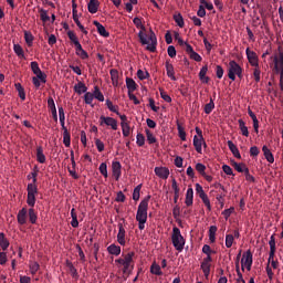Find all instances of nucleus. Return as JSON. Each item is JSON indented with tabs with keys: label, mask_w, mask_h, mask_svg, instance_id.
Wrapping results in <instances>:
<instances>
[{
	"label": "nucleus",
	"mask_w": 283,
	"mask_h": 283,
	"mask_svg": "<svg viewBox=\"0 0 283 283\" xmlns=\"http://www.w3.org/2000/svg\"><path fill=\"white\" fill-rule=\"evenodd\" d=\"M135 256L134 252H129L126 254H122V258L115 260V263L118 265H122V273L125 275H132L133 271L135 270V261H133V258Z\"/></svg>",
	"instance_id": "nucleus-4"
},
{
	"label": "nucleus",
	"mask_w": 283,
	"mask_h": 283,
	"mask_svg": "<svg viewBox=\"0 0 283 283\" xmlns=\"http://www.w3.org/2000/svg\"><path fill=\"white\" fill-rule=\"evenodd\" d=\"M74 92H76V94H85L87 92V86H85V83L78 82L74 86Z\"/></svg>",
	"instance_id": "nucleus-27"
},
{
	"label": "nucleus",
	"mask_w": 283,
	"mask_h": 283,
	"mask_svg": "<svg viewBox=\"0 0 283 283\" xmlns=\"http://www.w3.org/2000/svg\"><path fill=\"white\" fill-rule=\"evenodd\" d=\"M93 96L101 103H103V101H105V96L103 95V93L101 92V88L98 86L94 87Z\"/></svg>",
	"instance_id": "nucleus-33"
},
{
	"label": "nucleus",
	"mask_w": 283,
	"mask_h": 283,
	"mask_svg": "<svg viewBox=\"0 0 283 283\" xmlns=\"http://www.w3.org/2000/svg\"><path fill=\"white\" fill-rule=\"evenodd\" d=\"M13 50H14V52H15V54H17L18 56H20L21 59H23V56H24L23 48H22L20 44H14Z\"/></svg>",
	"instance_id": "nucleus-54"
},
{
	"label": "nucleus",
	"mask_w": 283,
	"mask_h": 283,
	"mask_svg": "<svg viewBox=\"0 0 283 283\" xmlns=\"http://www.w3.org/2000/svg\"><path fill=\"white\" fill-rule=\"evenodd\" d=\"M99 174H102V176H104V178H107V164L102 163L99 165Z\"/></svg>",
	"instance_id": "nucleus-57"
},
{
	"label": "nucleus",
	"mask_w": 283,
	"mask_h": 283,
	"mask_svg": "<svg viewBox=\"0 0 283 283\" xmlns=\"http://www.w3.org/2000/svg\"><path fill=\"white\" fill-rule=\"evenodd\" d=\"M226 247L228 249H231V247H233V235L232 234H228L226 237Z\"/></svg>",
	"instance_id": "nucleus-59"
},
{
	"label": "nucleus",
	"mask_w": 283,
	"mask_h": 283,
	"mask_svg": "<svg viewBox=\"0 0 283 283\" xmlns=\"http://www.w3.org/2000/svg\"><path fill=\"white\" fill-rule=\"evenodd\" d=\"M15 90L21 98V101H25V90L21 85V83H15Z\"/></svg>",
	"instance_id": "nucleus-34"
},
{
	"label": "nucleus",
	"mask_w": 283,
	"mask_h": 283,
	"mask_svg": "<svg viewBox=\"0 0 283 283\" xmlns=\"http://www.w3.org/2000/svg\"><path fill=\"white\" fill-rule=\"evenodd\" d=\"M120 169H122L120 161H113L112 171H113V176H114L115 180H119Z\"/></svg>",
	"instance_id": "nucleus-15"
},
{
	"label": "nucleus",
	"mask_w": 283,
	"mask_h": 283,
	"mask_svg": "<svg viewBox=\"0 0 283 283\" xmlns=\"http://www.w3.org/2000/svg\"><path fill=\"white\" fill-rule=\"evenodd\" d=\"M210 268H211L210 263H203V262L201 263V270H202V273H205L206 279L210 276Z\"/></svg>",
	"instance_id": "nucleus-39"
},
{
	"label": "nucleus",
	"mask_w": 283,
	"mask_h": 283,
	"mask_svg": "<svg viewBox=\"0 0 283 283\" xmlns=\"http://www.w3.org/2000/svg\"><path fill=\"white\" fill-rule=\"evenodd\" d=\"M172 244L175 249H182L185 247V239L180 234V229L174 228L172 230Z\"/></svg>",
	"instance_id": "nucleus-7"
},
{
	"label": "nucleus",
	"mask_w": 283,
	"mask_h": 283,
	"mask_svg": "<svg viewBox=\"0 0 283 283\" xmlns=\"http://www.w3.org/2000/svg\"><path fill=\"white\" fill-rule=\"evenodd\" d=\"M271 60L274 63L273 72H275V74H280V87H281V92H283V48L282 45L277 46V52H275L274 55L271 56Z\"/></svg>",
	"instance_id": "nucleus-3"
},
{
	"label": "nucleus",
	"mask_w": 283,
	"mask_h": 283,
	"mask_svg": "<svg viewBox=\"0 0 283 283\" xmlns=\"http://www.w3.org/2000/svg\"><path fill=\"white\" fill-rule=\"evenodd\" d=\"M232 167L238 171L239 174H244V168L247 167V164L244 163H238L235 160H231Z\"/></svg>",
	"instance_id": "nucleus-24"
},
{
	"label": "nucleus",
	"mask_w": 283,
	"mask_h": 283,
	"mask_svg": "<svg viewBox=\"0 0 283 283\" xmlns=\"http://www.w3.org/2000/svg\"><path fill=\"white\" fill-rule=\"evenodd\" d=\"M146 137H147V140L149 143V145H154V143H156V137L154 136V133H151V130L149 129H146Z\"/></svg>",
	"instance_id": "nucleus-47"
},
{
	"label": "nucleus",
	"mask_w": 283,
	"mask_h": 283,
	"mask_svg": "<svg viewBox=\"0 0 283 283\" xmlns=\"http://www.w3.org/2000/svg\"><path fill=\"white\" fill-rule=\"evenodd\" d=\"M116 202H125V193H123V191L117 192Z\"/></svg>",
	"instance_id": "nucleus-64"
},
{
	"label": "nucleus",
	"mask_w": 283,
	"mask_h": 283,
	"mask_svg": "<svg viewBox=\"0 0 283 283\" xmlns=\"http://www.w3.org/2000/svg\"><path fill=\"white\" fill-rule=\"evenodd\" d=\"M218 231V227L211 226L209 229V240L210 242H216V233Z\"/></svg>",
	"instance_id": "nucleus-37"
},
{
	"label": "nucleus",
	"mask_w": 283,
	"mask_h": 283,
	"mask_svg": "<svg viewBox=\"0 0 283 283\" xmlns=\"http://www.w3.org/2000/svg\"><path fill=\"white\" fill-rule=\"evenodd\" d=\"M166 72H167L168 78H171V81H177L176 71L174 70V64L169 63V61H166Z\"/></svg>",
	"instance_id": "nucleus-17"
},
{
	"label": "nucleus",
	"mask_w": 283,
	"mask_h": 283,
	"mask_svg": "<svg viewBox=\"0 0 283 283\" xmlns=\"http://www.w3.org/2000/svg\"><path fill=\"white\" fill-rule=\"evenodd\" d=\"M216 107V104L213 103V99H210V103L205 105V114H210L213 112V108Z\"/></svg>",
	"instance_id": "nucleus-48"
},
{
	"label": "nucleus",
	"mask_w": 283,
	"mask_h": 283,
	"mask_svg": "<svg viewBox=\"0 0 283 283\" xmlns=\"http://www.w3.org/2000/svg\"><path fill=\"white\" fill-rule=\"evenodd\" d=\"M262 72L260 71V66H255L254 71H253V76L255 80V83H260V74Z\"/></svg>",
	"instance_id": "nucleus-61"
},
{
	"label": "nucleus",
	"mask_w": 283,
	"mask_h": 283,
	"mask_svg": "<svg viewBox=\"0 0 283 283\" xmlns=\"http://www.w3.org/2000/svg\"><path fill=\"white\" fill-rule=\"evenodd\" d=\"M174 21L179 25V28H185V19H182V14L178 13L174 15Z\"/></svg>",
	"instance_id": "nucleus-36"
},
{
	"label": "nucleus",
	"mask_w": 283,
	"mask_h": 283,
	"mask_svg": "<svg viewBox=\"0 0 283 283\" xmlns=\"http://www.w3.org/2000/svg\"><path fill=\"white\" fill-rule=\"evenodd\" d=\"M235 211V208L231 207L229 209H226L222 212V216L226 218V220H229V218H231V213H233Z\"/></svg>",
	"instance_id": "nucleus-56"
},
{
	"label": "nucleus",
	"mask_w": 283,
	"mask_h": 283,
	"mask_svg": "<svg viewBox=\"0 0 283 283\" xmlns=\"http://www.w3.org/2000/svg\"><path fill=\"white\" fill-rule=\"evenodd\" d=\"M93 24L97 28V32L101 36H104L105 39L109 36V32H107V30L104 28L103 24H101V22L95 20L93 21Z\"/></svg>",
	"instance_id": "nucleus-18"
},
{
	"label": "nucleus",
	"mask_w": 283,
	"mask_h": 283,
	"mask_svg": "<svg viewBox=\"0 0 283 283\" xmlns=\"http://www.w3.org/2000/svg\"><path fill=\"white\" fill-rule=\"evenodd\" d=\"M142 31H139L138 33V39L142 43V45H147L146 50H148V52H156V45H158V39L156 38V33H154V30L149 29V36L147 40V35L144 33L147 29L145 28V25H140L139 27Z\"/></svg>",
	"instance_id": "nucleus-1"
},
{
	"label": "nucleus",
	"mask_w": 283,
	"mask_h": 283,
	"mask_svg": "<svg viewBox=\"0 0 283 283\" xmlns=\"http://www.w3.org/2000/svg\"><path fill=\"white\" fill-rule=\"evenodd\" d=\"M186 52L187 54H189V57L192 61H197V63H200V61H202V56H200V54L196 53V51H193V46H191V44L186 43Z\"/></svg>",
	"instance_id": "nucleus-13"
},
{
	"label": "nucleus",
	"mask_w": 283,
	"mask_h": 283,
	"mask_svg": "<svg viewBox=\"0 0 283 283\" xmlns=\"http://www.w3.org/2000/svg\"><path fill=\"white\" fill-rule=\"evenodd\" d=\"M202 145L207 147V143L205 142V137H198L195 135L193 137V147L198 154H202Z\"/></svg>",
	"instance_id": "nucleus-12"
},
{
	"label": "nucleus",
	"mask_w": 283,
	"mask_h": 283,
	"mask_svg": "<svg viewBox=\"0 0 283 283\" xmlns=\"http://www.w3.org/2000/svg\"><path fill=\"white\" fill-rule=\"evenodd\" d=\"M27 191H28L27 203L29 205V207H34V205H36V193H39V189L36 188V185L29 184L27 187Z\"/></svg>",
	"instance_id": "nucleus-6"
},
{
	"label": "nucleus",
	"mask_w": 283,
	"mask_h": 283,
	"mask_svg": "<svg viewBox=\"0 0 283 283\" xmlns=\"http://www.w3.org/2000/svg\"><path fill=\"white\" fill-rule=\"evenodd\" d=\"M24 40H25L27 45H29V48H32V43L34 41V35H32L31 32H28V31L24 32Z\"/></svg>",
	"instance_id": "nucleus-35"
},
{
	"label": "nucleus",
	"mask_w": 283,
	"mask_h": 283,
	"mask_svg": "<svg viewBox=\"0 0 283 283\" xmlns=\"http://www.w3.org/2000/svg\"><path fill=\"white\" fill-rule=\"evenodd\" d=\"M155 174H156V176H158V178H161V180H167V178H169V168L156 167Z\"/></svg>",
	"instance_id": "nucleus-14"
},
{
	"label": "nucleus",
	"mask_w": 283,
	"mask_h": 283,
	"mask_svg": "<svg viewBox=\"0 0 283 283\" xmlns=\"http://www.w3.org/2000/svg\"><path fill=\"white\" fill-rule=\"evenodd\" d=\"M111 80L114 87H118V70L116 69L111 70Z\"/></svg>",
	"instance_id": "nucleus-30"
},
{
	"label": "nucleus",
	"mask_w": 283,
	"mask_h": 283,
	"mask_svg": "<svg viewBox=\"0 0 283 283\" xmlns=\"http://www.w3.org/2000/svg\"><path fill=\"white\" fill-rule=\"evenodd\" d=\"M40 19L43 23H48L50 21V15H48V11L45 9H40Z\"/></svg>",
	"instance_id": "nucleus-43"
},
{
	"label": "nucleus",
	"mask_w": 283,
	"mask_h": 283,
	"mask_svg": "<svg viewBox=\"0 0 283 283\" xmlns=\"http://www.w3.org/2000/svg\"><path fill=\"white\" fill-rule=\"evenodd\" d=\"M137 145L138 147H143L145 145V135L143 134H137Z\"/></svg>",
	"instance_id": "nucleus-62"
},
{
	"label": "nucleus",
	"mask_w": 283,
	"mask_h": 283,
	"mask_svg": "<svg viewBox=\"0 0 283 283\" xmlns=\"http://www.w3.org/2000/svg\"><path fill=\"white\" fill-rule=\"evenodd\" d=\"M137 78H139V81H145V78H149V72H144L143 70H138L137 71Z\"/></svg>",
	"instance_id": "nucleus-50"
},
{
	"label": "nucleus",
	"mask_w": 283,
	"mask_h": 283,
	"mask_svg": "<svg viewBox=\"0 0 283 283\" xmlns=\"http://www.w3.org/2000/svg\"><path fill=\"white\" fill-rule=\"evenodd\" d=\"M36 212L33 210V208L29 209V220L31 224H36Z\"/></svg>",
	"instance_id": "nucleus-46"
},
{
	"label": "nucleus",
	"mask_w": 283,
	"mask_h": 283,
	"mask_svg": "<svg viewBox=\"0 0 283 283\" xmlns=\"http://www.w3.org/2000/svg\"><path fill=\"white\" fill-rule=\"evenodd\" d=\"M245 54H247L248 61H249L250 65H252V67H260L258 53H255V51H251V49L248 48L245 50Z\"/></svg>",
	"instance_id": "nucleus-11"
},
{
	"label": "nucleus",
	"mask_w": 283,
	"mask_h": 283,
	"mask_svg": "<svg viewBox=\"0 0 283 283\" xmlns=\"http://www.w3.org/2000/svg\"><path fill=\"white\" fill-rule=\"evenodd\" d=\"M168 56H170V59H175V56H176V46H174V45L168 46Z\"/></svg>",
	"instance_id": "nucleus-63"
},
{
	"label": "nucleus",
	"mask_w": 283,
	"mask_h": 283,
	"mask_svg": "<svg viewBox=\"0 0 283 283\" xmlns=\"http://www.w3.org/2000/svg\"><path fill=\"white\" fill-rule=\"evenodd\" d=\"M177 129H178L179 138H181V140H187V133L185 132V127H182L180 123L177 124Z\"/></svg>",
	"instance_id": "nucleus-38"
},
{
	"label": "nucleus",
	"mask_w": 283,
	"mask_h": 283,
	"mask_svg": "<svg viewBox=\"0 0 283 283\" xmlns=\"http://www.w3.org/2000/svg\"><path fill=\"white\" fill-rule=\"evenodd\" d=\"M200 199L202 200L203 205L207 207L208 211H211V201L209 197L206 195L201 196Z\"/></svg>",
	"instance_id": "nucleus-51"
},
{
	"label": "nucleus",
	"mask_w": 283,
	"mask_h": 283,
	"mask_svg": "<svg viewBox=\"0 0 283 283\" xmlns=\"http://www.w3.org/2000/svg\"><path fill=\"white\" fill-rule=\"evenodd\" d=\"M99 6H101V2L98 0H90L87 4L88 12L91 14H96V12H98Z\"/></svg>",
	"instance_id": "nucleus-16"
},
{
	"label": "nucleus",
	"mask_w": 283,
	"mask_h": 283,
	"mask_svg": "<svg viewBox=\"0 0 283 283\" xmlns=\"http://www.w3.org/2000/svg\"><path fill=\"white\" fill-rule=\"evenodd\" d=\"M196 171H198V174H200V176H205L207 172V166H205V164H200L198 163L196 165Z\"/></svg>",
	"instance_id": "nucleus-44"
},
{
	"label": "nucleus",
	"mask_w": 283,
	"mask_h": 283,
	"mask_svg": "<svg viewBox=\"0 0 283 283\" xmlns=\"http://www.w3.org/2000/svg\"><path fill=\"white\" fill-rule=\"evenodd\" d=\"M92 101H94V93L86 92L84 95V102L86 105H92Z\"/></svg>",
	"instance_id": "nucleus-49"
},
{
	"label": "nucleus",
	"mask_w": 283,
	"mask_h": 283,
	"mask_svg": "<svg viewBox=\"0 0 283 283\" xmlns=\"http://www.w3.org/2000/svg\"><path fill=\"white\" fill-rule=\"evenodd\" d=\"M149 200H151V196H147L143 199L138 206L136 220L138 222V229L143 231L145 229V223L147 222V209H149Z\"/></svg>",
	"instance_id": "nucleus-2"
},
{
	"label": "nucleus",
	"mask_w": 283,
	"mask_h": 283,
	"mask_svg": "<svg viewBox=\"0 0 283 283\" xmlns=\"http://www.w3.org/2000/svg\"><path fill=\"white\" fill-rule=\"evenodd\" d=\"M238 123H239V129L242 136H245V138H249V127H247V124L242 119H239Z\"/></svg>",
	"instance_id": "nucleus-26"
},
{
	"label": "nucleus",
	"mask_w": 283,
	"mask_h": 283,
	"mask_svg": "<svg viewBox=\"0 0 283 283\" xmlns=\"http://www.w3.org/2000/svg\"><path fill=\"white\" fill-rule=\"evenodd\" d=\"M159 92H160V96L163 98V101H166V103H171V96H169L165 90L163 88H159Z\"/></svg>",
	"instance_id": "nucleus-55"
},
{
	"label": "nucleus",
	"mask_w": 283,
	"mask_h": 283,
	"mask_svg": "<svg viewBox=\"0 0 283 283\" xmlns=\"http://www.w3.org/2000/svg\"><path fill=\"white\" fill-rule=\"evenodd\" d=\"M235 74L239 78H242V66L232 60L229 62L228 78H230V81H235Z\"/></svg>",
	"instance_id": "nucleus-5"
},
{
	"label": "nucleus",
	"mask_w": 283,
	"mask_h": 283,
	"mask_svg": "<svg viewBox=\"0 0 283 283\" xmlns=\"http://www.w3.org/2000/svg\"><path fill=\"white\" fill-rule=\"evenodd\" d=\"M59 116L62 127H65V111L63 109V107H59Z\"/></svg>",
	"instance_id": "nucleus-52"
},
{
	"label": "nucleus",
	"mask_w": 283,
	"mask_h": 283,
	"mask_svg": "<svg viewBox=\"0 0 283 283\" xmlns=\"http://www.w3.org/2000/svg\"><path fill=\"white\" fill-rule=\"evenodd\" d=\"M40 265L36 262H31L30 264V273L31 275H35L39 272Z\"/></svg>",
	"instance_id": "nucleus-53"
},
{
	"label": "nucleus",
	"mask_w": 283,
	"mask_h": 283,
	"mask_svg": "<svg viewBox=\"0 0 283 283\" xmlns=\"http://www.w3.org/2000/svg\"><path fill=\"white\" fill-rule=\"evenodd\" d=\"M67 36H69L70 41H72V43L75 44L78 42V38L76 36V33H74V31H69Z\"/></svg>",
	"instance_id": "nucleus-60"
},
{
	"label": "nucleus",
	"mask_w": 283,
	"mask_h": 283,
	"mask_svg": "<svg viewBox=\"0 0 283 283\" xmlns=\"http://www.w3.org/2000/svg\"><path fill=\"white\" fill-rule=\"evenodd\" d=\"M150 273L157 276L163 275V271H160V266L157 265L156 263L151 264L150 266Z\"/></svg>",
	"instance_id": "nucleus-40"
},
{
	"label": "nucleus",
	"mask_w": 283,
	"mask_h": 283,
	"mask_svg": "<svg viewBox=\"0 0 283 283\" xmlns=\"http://www.w3.org/2000/svg\"><path fill=\"white\" fill-rule=\"evenodd\" d=\"M228 147L230 151L233 154L234 158H238L239 160L240 158H242V155H240V150L238 149V146H235V144H233L231 140H228Z\"/></svg>",
	"instance_id": "nucleus-21"
},
{
	"label": "nucleus",
	"mask_w": 283,
	"mask_h": 283,
	"mask_svg": "<svg viewBox=\"0 0 283 283\" xmlns=\"http://www.w3.org/2000/svg\"><path fill=\"white\" fill-rule=\"evenodd\" d=\"M95 145H96L97 150H98L99 153H101V151H105V144H104L101 139L96 138V139H95Z\"/></svg>",
	"instance_id": "nucleus-58"
},
{
	"label": "nucleus",
	"mask_w": 283,
	"mask_h": 283,
	"mask_svg": "<svg viewBox=\"0 0 283 283\" xmlns=\"http://www.w3.org/2000/svg\"><path fill=\"white\" fill-rule=\"evenodd\" d=\"M28 216V209L22 208L18 213L19 224H25V217Z\"/></svg>",
	"instance_id": "nucleus-28"
},
{
	"label": "nucleus",
	"mask_w": 283,
	"mask_h": 283,
	"mask_svg": "<svg viewBox=\"0 0 283 283\" xmlns=\"http://www.w3.org/2000/svg\"><path fill=\"white\" fill-rule=\"evenodd\" d=\"M10 247V241L8 238H6V234L3 232L0 233V248L1 249H8Z\"/></svg>",
	"instance_id": "nucleus-32"
},
{
	"label": "nucleus",
	"mask_w": 283,
	"mask_h": 283,
	"mask_svg": "<svg viewBox=\"0 0 283 283\" xmlns=\"http://www.w3.org/2000/svg\"><path fill=\"white\" fill-rule=\"evenodd\" d=\"M31 70L40 78L41 83H48V75L41 71L38 62H31Z\"/></svg>",
	"instance_id": "nucleus-9"
},
{
	"label": "nucleus",
	"mask_w": 283,
	"mask_h": 283,
	"mask_svg": "<svg viewBox=\"0 0 283 283\" xmlns=\"http://www.w3.org/2000/svg\"><path fill=\"white\" fill-rule=\"evenodd\" d=\"M118 229L117 241L122 247H125V228L123 227V223H118Z\"/></svg>",
	"instance_id": "nucleus-20"
},
{
	"label": "nucleus",
	"mask_w": 283,
	"mask_h": 283,
	"mask_svg": "<svg viewBox=\"0 0 283 283\" xmlns=\"http://www.w3.org/2000/svg\"><path fill=\"white\" fill-rule=\"evenodd\" d=\"M106 106L109 109V112H114V114H117V116H120V113L118 112L116 106H114V103H112V101L106 99Z\"/></svg>",
	"instance_id": "nucleus-45"
},
{
	"label": "nucleus",
	"mask_w": 283,
	"mask_h": 283,
	"mask_svg": "<svg viewBox=\"0 0 283 283\" xmlns=\"http://www.w3.org/2000/svg\"><path fill=\"white\" fill-rule=\"evenodd\" d=\"M67 270L70 271V275H72V279L77 280L78 273L76 272V269L73 266V263L71 261H66Z\"/></svg>",
	"instance_id": "nucleus-29"
},
{
	"label": "nucleus",
	"mask_w": 283,
	"mask_h": 283,
	"mask_svg": "<svg viewBox=\"0 0 283 283\" xmlns=\"http://www.w3.org/2000/svg\"><path fill=\"white\" fill-rule=\"evenodd\" d=\"M99 125H107V127H112V129H114V132H116V129H118V122L114 118V117H105V116H101L99 117Z\"/></svg>",
	"instance_id": "nucleus-10"
},
{
	"label": "nucleus",
	"mask_w": 283,
	"mask_h": 283,
	"mask_svg": "<svg viewBox=\"0 0 283 283\" xmlns=\"http://www.w3.org/2000/svg\"><path fill=\"white\" fill-rule=\"evenodd\" d=\"M263 156L268 160V163H275V157H273V153H271V149H269L268 146L262 147Z\"/></svg>",
	"instance_id": "nucleus-19"
},
{
	"label": "nucleus",
	"mask_w": 283,
	"mask_h": 283,
	"mask_svg": "<svg viewBox=\"0 0 283 283\" xmlns=\"http://www.w3.org/2000/svg\"><path fill=\"white\" fill-rule=\"evenodd\" d=\"M36 160L43 165L45 163V155L43 154V147L39 146L36 148Z\"/></svg>",
	"instance_id": "nucleus-31"
},
{
	"label": "nucleus",
	"mask_w": 283,
	"mask_h": 283,
	"mask_svg": "<svg viewBox=\"0 0 283 283\" xmlns=\"http://www.w3.org/2000/svg\"><path fill=\"white\" fill-rule=\"evenodd\" d=\"M126 86H127L128 93L136 92L137 85L134 78L126 77Z\"/></svg>",
	"instance_id": "nucleus-25"
},
{
	"label": "nucleus",
	"mask_w": 283,
	"mask_h": 283,
	"mask_svg": "<svg viewBox=\"0 0 283 283\" xmlns=\"http://www.w3.org/2000/svg\"><path fill=\"white\" fill-rule=\"evenodd\" d=\"M140 189H143V185H138L133 192V200L138 201L140 200Z\"/></svg>",
	"instance_id": "nucleus-42"
},
{
	"label": "nucleus",
	"mask_w": 283,
	"mask_h": 283,
	"mask_svg": "<svg viewBox=\"0 0 283 283\" xmlns=\"http://www.w3.org/2000/svg\"><path fill=\"white\" fill-rule=\"evenodd\" d=\"M253 264V254L248 250L244 254H242L241 259V269L244 271H251V265Z\"/></svg>",
	"instance_id": "nucleus-8"
},
{
	"label": "nucleus",
	"mask_w": 283,
	"mask_h": 283,
	"mask_svg": "<svg viewBox=\"0 0 283 283\" xmlns=\"http://www.w3.org/2000/svg\"><path fill=\"white\" fill-rule=\"evenodd\" d=\"M120 125H122V132H123V136L125 137V138H127V136H129V134H130V127H129V124L128 123H120Z\"/></svg>",
	"instance_id": "nucleus-41"
},
{
	"label": "nucleus",
	"mask_w": 283,
	"mask_h": 283,
	"mask_svg": "<svg viewBox=\"0 0 283 283\" xmlns=\"http://www.w3.org/2000/svg\"><path fill=\"white\" fill-rule=\"evenodd\" d=\"M185 203L187 207H191V205H193V188H188Z\"/></svg>",
	"instance_id": "nucleus-22"
},
{
	"label": "nucleus",
	"mask_w": 283,
	"mask_h": 283,
	"mask_svg": "<svg viewBox=\"0 0 283 283\" xmlns=\"http://www.w3.org/2000/svg\"><path fill=\"white\" fill-rule=\"evenodd\" d=\"M63 129V144L65 145V147H70L71 145V136H70V132L67 130V127L62 126Z\"/></svg>",
	"instance_id": "nucleus-23"
}]
</instances>
